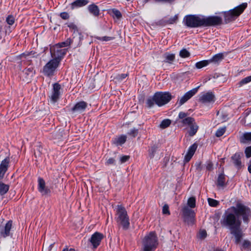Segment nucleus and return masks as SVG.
<instances>
[{
    "instance_id": "obj_33",
    "label": "nucleus",
    "mask_w": 251,
    "mask_h": 251,
    "mask_svg": "<svg viewBox=\"0 0 251 251\" xmlns=\"http://www.w3.org/2000/svg\"><path fill=\"white\" fill-rule=\"evenodd\" d=\"M251 247V242L248 240H244L241 245V250H246L249 249Z\"/></svg>"
},
{
    "instance_id": "obj_17",
    "label": "nucleus",
    "mask_w": 251,
    "mask_h": 251,
    "mask_svg": "<svg viewBox=\"0 0 251 251\" xmlns=\"http://www.w3.org/2000/svg\"><path fill=\"white\" fill-rule=\"evenodd\" d=\"M38 190L42 195H48L50 193V190L46 186L45 182L42 178H38Z\"/></svg>"
},
{
    "instance_id": "obj_28",
    "label": "nucleus",
    "mask_w": 251,
    "mask_h": 251,
    "mask_svg": "<svg viewBox=\"0 0 251 251\" xmlns=\"http://www.w3.org/2000/svg\"><path fill=\"white\" fill-rule=\"evenodd\" d=\"M127 75V74H117L113 75L112 77L116 82H120L124 80Z\"/></svg>"
},
{
    "instance_id": "obj_15",
    "label": "nucleus",
    "mask_w": 251,
    "mask_h": 251,
    "mask_svg": "<svg viewBox=\"0 0 251 251\" xmlns=\"http://www.w3.org/2000/svg\"><path fill=\"white\" fill-rule=\"evenodd\" d=\"M60 85L58 83H54L53 85V89L50 96L51 101L55 103L59 99L60 95Z\"/></svg>"
},
{
    "instance_id": "obj_30",
    "label": "nucleus",
    "mask_w": 251,
    "mask_h": 251,
    "mask_svg": "<svg viewBox=\"0 0 251 251\" xmlns=\"http://www.w3.org/2000/svg\"><path fill=\"white\" fill-rule=\"evenodd\" d=\"M9 186L0 181V195H3L8 191Z\"/></svg>"
},
{
    "instance_id": "obj_39",
    "label": "nucleus",
    "mask_w": 251,
    "mask_h": 251,
    "mask_svg": "<svg viewBox=\"0 0 251 251\" xmlns=\"http://www.w3.org/2000/svg\"><path fill=\"white\" fill-rule=\"evenodd\" d=\"M154 96L152 98H148L146 101L147 105L149 108L152 107L154 105Z\"/></svg>"
},
{
    "instance_id": "obj_41",
    "label": "nucleus",
    "mask_w": 251,
    "mask_h": 251,
    "mask_svg": "<svg viewBox=\"0 0 251 251\" xmlns=\"http://www.w3.org/2000/svg\"><path fill=\"white\" fill-rule=\"evenodd\" d=\"M251 81V75L242 79L239 82L240 86H242Z\"/></svg>"
},
{
    "instance_id": "obj_11",
    "label": "nucleus",
    "mask_w": 251,
    "mask_h": 251,
    "mask_svg": "<svg viewBox=\"0 0 251 251\" xmlns=\"http://www.w3.org/2000/svg\"><path fill=\"white\" fill-rule=\"evenodd\" d=\"M200 86L195 88L186 92L177 101L179 106L182 105L191 98H192L197 92Z\"/></svg>"
},
{
    "instance_id": "obj_20",
    "label": "nucleus",
    "mask_w": 251,
    "mask_h": 251,
    "mask_svg": "<svg viewBox=\"0 0 251 251\" xmlns=\"http://www.w3.org/2000/svg\"><path fill=\"white\" fill-rule=\"evenodd\" d=\"M88 0H75L72 2L70 5V8L72 10L87 5L89 3Z\"/></svg>"
},
{
    "instance_id": "obj_13",
    "label": "nucleus",
    "mask_w": 251,
    "mask_h": 251,
    "mask_svg": "<svg viewBox=\"0 0 251 251\" xmlns=\"http://www.w3.org/2000/svg\"><path fill=\"white\" fill-rule=\"evenodd\" d=\"M12 226V221H8L5 226L0 225V236L5 238L10 235V232Z\"/></svg>"
},
{
    "instance_id": "obj_8",
    "label": "nucleus",
    "mask_w": 251,
    "mask_h": 251,
    "mask_svg": "<svg viewBox=\"0 0 251 251\" xmlns=\"http://www.w3.org/2000/svg\"><path fill=\"white\" fill-rule=\"evenodd\" d=\"M59 64V60L53 58L50 60L43 67V73L47 76L52 75Z\"/></svg>"
},
{
    "instance_id": "obj_56",
    "label": "nucleus",
    "mask_w": 251,
    "mask_h": 251,
    "mask_svg": "<svg viewBox=\"0 0 251 251\" xmlns=\"http://www.w3.org/2000/svg\"><path fill=\"white\" fill-rule=\"evenodd\" d=\"M208 204H218V203H219V201H217L214 200L213 199H211V198L208 199Z\"/></svg>"
},
{
    "instance_id": "obj_10",
    "label": "nucleus",
    "mask_w": 251,
    "mask_h": 251,
    "mask_svg": "<svg viewBox=\"0 0 251 251\" xmlns=\"http://www.w3.org/2000/svg\"><path fill=\"white\" fill-rule=\"evenodd\" d=\"M67 52L66 49H63L59 48L58 46H56L50 49L51 56L53 58H56L59 61L61 58Z\"/></svg>"
},
{
    "instance_id": "obj_21",
    "label": "nucleus",
    "mask_w": 251,
    "mask_h": 251,
    "mask_svg": "<svg viewBox=\"0 0 251 251\" xmlns=\"http://www.w3.org/2000/svg\"><path fill=\"white\" fill-rule=\"evenodd\" d=\"M197 148V145L196 144H194L189 147L188 152L185 156L184 159L185 162H187L191 159L194 155Z\"/></svg>"
},
{
    "instance_id": "obj_31",
    "label": "nucleus",
    "mask_w": 251,
    "mask_h": 251,
    "mask_svg": "<svg viewBox=\"0 0 251 251\" xmlns=\"http://www.w3.org/2000/svg\"><path fill=\"white\" fill-rule=\"evenodd\" d=\"M181 122L185 126H190L193 123H194L195 121L194 118L188 117L181 120Z\"/></svg>"
},
{
    "instance_id": "obj_7",
    "label": "nucleus",
    "mask_w": 251,
    "mask_h": 251,
    "mask_svg": "<svg viewBox=\"0 0 251 251\" xmlns=\"http://www.w3.org/2000/svg\"><path fill=\"white\" fill-rule=\"evenodd\" d=\"M247 6V3H243L235 8L225 12L224 14L225 23H228L234 20L235 18L239 16L244 11Z\"/></svg>"
},
{
    "instance_id": "obj_3",
    "label": "nucleus",
    "mask_w": 251,
    "mask_h": 251,
    "mask_svg": "<svg viewBox=\"0 0 251 251\" xmlns=\"http://www.w3.org/2000/svg\"><path fill=\"white\" fill-rule=\"evenodd\" d=\"M158 239L154 232H151L143 240V251H154L158 246Z\"/></svg>"
},
{
    "instance_id": "obj_23",
    "label": "nucleus",
    "mask_w": 251,
    "mask_h": 251,
    "mask_svg": "<svg viewBox=\"0 0 251 251\" xmlns=\"http://www.w3.org/2000/svg\"><path fill=\"white\" fill-rule=\"evenodd\" d=\"M23 74L25 75L26 81H29L34 75L35 71L32 67H30L25 69L23 72Z\"/></svg>"
},
{
    "instance_id": "obj_27",
    "label": "nucleus",
    "mask_w": 251,
    "mask_h": 251,
    "mask_svg": "<svg viewBox=\"0 0 251 251\" xmlns=\"http://www.w3.org/2000/svg\"><path fill=\"white\" fill-rule=\"evenodd\" d=\"M189 126L190 127V130L188 131L189 135L191 136H193L197 132L199 128V126L197 125L196 122H195Z\"/></svg>"
},
{
    "instance_id": "obj_19",
    "label": "nucleus",
    "mask_w": 251,
    "mask_h": 251,
    "mask_svg": "<svg viewBox=\"0 0 251 251\" xmlns=\"http://www.w3.org/2000/svg\"><path fill=\"white\" fill-rule=\"evenodd\" d=\"M10 159L8 157H6L2 160L0 164V179H2L7 171Z\"/></svg>"
},
{
    "instance_id": "obj_4",
    "label": "nucleus",
    "mask_w": 251,
    "mask_h": 251,
    "mask_svg": "<svg viewBox=\"0 0 251 251\" xmlns=\"http://www.w3.org/2000/svg\"><path fill=\"white\" fill-rule=\"evenodd\" d=\"M231 210L239 219L242 217L244 223H248L251 216V210L245 205H236L231 207Z\"/></svg>"
},
{
    "instance_id": "obj_26",
    "label": "nucleus",
    "mask_w": 251,
    "mask_h": 251,
    "mask_svg": "<svg viewBox=\"0 0 251 251\" xmlns=\"http://www.w3.org/2000/svg\"><path fill=\"white\" fill-rule=\"evenodd\" d=\"M232 159L233 164L238 168H240L241 166V161L240 159V155L235 153L232 157Z\"/></svg>"
},
{
    "instance_id": "obj_64",
    "label": "nucleus",
    "mask_w": 251,
    "mask_h": 251,
    "mask_svg": "<svg viewBox=\"0 0 251 251\" xmlns=\"http://www.w3.org/2000/svg\"><path fill=\"white\" fill-rule=\"evenodd\" d=\"M215 251H224L222 249H217Z\"/></svg>"
},
{
    "instance_id": "obj_57",
    "label": "nucleus",
    "mask_w": 251,
    "mask_h": 251,
    "mask_svg": "<svg viewBox=\"0 0 251 251\" xmlns=\"http://www.w3.org/2000/svg\"><path fill=\"white\" fill-rule=\"evenodd\" d=\"M129 159L128 156H123L121 158V161L122 163H124L128 160Z\"/></svg>"
},
{
    "instance_id": "obj_53",
    "label": "nucleus",
    "mask_w": 251,
    "mask_h": 251,
    "mask_svg": "<svg viewBox=\"0 0 251 251\" xmlns=\"http://www.w3.org/2000/svg\"><path fill=\"white\" fill-rule=\"evenodd\" d=\"M187 117V114L183 112H180L178 114V118L182 120Z\"/></svg>"
},
{
    "instance_id": "obj_51",
    "label": "nucleus",
    "mask_w": 251,
    "mask_h": 251,
    "mask_svg": "<svg viewBox=\"0 0 251 251\" xmlns=\"http://www.w3.org/2000/svg\"><path fill=\"white\" fill-rule=\"evenodd\" d=\"M60 16L61 17V18L62 19H63L64 20H67V19H69V14L67 12H65L61 13L60 14Z\"/></svg>"
},
{
    "instance_id": "obj_54",
    "label": "nucleus",
    "mask_w": 251,
    "mask_h": 251,
    "mask_svg": "<svg viewBox=\"0 0 251 251\" xmlns=\"http://www.w3.org/2000/svg\"><path fill=\"white\" fill-rule=\"evenodd\" d=\"M99 39L101 40L102 41H108L112 40L113 38L111 37H108V36H103V37H100Z\"/></svg>"
},
{
    "instance_id": "obj_48",
    "label": "nucleus",
    "mask_w": 251,
    "mask_h": 251,
    "mask_svg": "<svg viewBox=\"0 0 251 251\" xmlns=\"http://www.w3.org/2000/svg\"><path fill=\"white\" fill-rule=\"evenodd\" d=\"M245 153L247 158L251 157V146L248 147L246 148Z\"/></svg>"
},
{
    "instance_id": "obj_29",
    "label": "nucleus",
    "mask_w": 251,
    "mask_h": 251,
    "mask_svg": "<svg viewBox=\"0 0 251 251\" xmlns=\"http://www.w3.org/2000/svg\"><path fill=\"white\" fill-rule=\"evenodd\" d=\"M223 59V53H218L215 54L214 56L212 57L210 59H209V61H210V63H218Z\"/></svg>"
},
{
    "instance_id": "obj_1",
    "label": "nucleus",
    "mask_w": 251,
    "mask_h": 251,
    "mask_svg": "<svg viewBox=\"0 0 251 251\" xmlns=\"http://www.w3.org/2000/svg\"><path fill=\"white\" fill-rule=\"evenodd\" d=\"M186 25L190 27L208 26L222 24V19L218 16L204 17L195 15H188L184 18Z\"/></svg>"
},
{
    "instance_id": "obj_61",
    "label": "nucleus",
    "mask_w": 251,
    "mask_h": 251,
    "mask_svg": "<svg viewBox=\"0 0 251 251\" xmlns=\"http://www.w3.org/2000/svg\"><path fill=\"white\" fill-rule=\"evenodd\" d=\"M62 251H75L74 249H70L68 250V249H64Z\"/></svg>"
},
{
    "instance_id": "obj_55",
    "label": "nucleus",
    "mask_w": 251,
    "mask_h": 251,
    "mask_svg": "<svg viewBox=\"0 0 251 251\" xmlns=\"http://www.w3.org/2000/svg\"><path fill=\"white\" fill-rule=\"evenodd\" d=\"M196 199L195 197H191L188 200L187 204H195Z\"/></svg>"
},
{
    "instance_id": "obj_22",
    "label": "nucleus",
    "mask_w": 251,
    "mask_h": 251,
    "mask_svg": "<svg viewBox=\"0 0 251 251\" xmlns=\"http://www.w3.org/2000/svg\"><path fill=\"white\" fill-rule=\"evenodd\" d=\"M216 184L219 188L222 189L226 185V177L223 173H221L218 176Z\"/></svg>"
},
{
    "instance_id": "obj_6",
    "label": "nucleus",
    "mask_w": 251,
    "mask_h": 251,
    "mask_svg": "<svg viewBox=\"0 0 251 251\" xmlns=\"http://www.w3.org/2000/svg\"><path fill=\"white\" fill-rule=\"evenodd\" d=\"M195 206L196 205H187L182 209V217L188 225H192L195 222V212L192 210Z\"/></svg>"
},
{
    "instance_id": "obj_59",
    "label": "nucleus",
    "mask_w": 251,
    "mask_h": 251,
    "mask_svg": "<svg viewBox=\"0 0 251 251\" xmlns=\"http://www.w3.org/2000/svg\"><path fill=\"white\" fill-rule=\"evenodd\" d=\"M28 56V55L27 56L26 54H25L24 53L22 54L20 56L21 59L22 60V62H24L25 61L24 59H25Z\"/></svg>"
},
{
    "instance_id": "obj_25",
    "label": "nucleus",
    "mask_w": 251,
    "mask_h": 251,
    "mask_svg": "<svg viewBox=\"0 0 251 251\" xmlns=\"http://www.w3.org/2000/svg\"><path fill=\"white\" fill-rule=\"evenodd\" d=\"M126 140V135H121L119 137L115 138L113 142L117 145H121L125 143Z\"/></svg>"
},
{
    "instance_id": "obj_38",
    "label": "nucleus",
    "mask_w": 251,
    "mask_h": 251,
    "mask_svg": "<svg viewBox=\"0 0 251 251\" xmlns=\"http://www.w3.org/2000/svg\"><path fill=\"white\" fill-rule=\"evenodd\" d=\"M111 14L114 18H117V19H119L122 16L121 12L116 9L112 10Z\"/></svg>"
},
{
    "instance_id": "obj_36",
    "label": "nucleus",
    "mask_w": 251,
    "mask_h": 251,
    "mask_svg": "<svg viewBox=\"0 0 251 251\" xmlns=\"http://www.w3.org/2000/svg\"><path fill=\"white\" fill-rule=\"evenodd\" d=\"M72 42V39L70 38L67 39L65 42H62L61 43L58 44L56 46L59 47V48H62L64 47H67L71 44Z\"/></svg>"
},
{
    "instance_id": "obj_47",
    "label": "nucleus",
    "mask_w": 251,
    "mask_h": 251,
    "mask_svg": "<svg viewBox=\"0 0 251 251\" xmlns=\"http://www.w3.org/2000/svg\"><path fill=\"white\" fill-rule=\"evenodd\" d=\"M243 138L246 141H251V132L245 133L243 135Z\"/></svg>"
},
{
    "instance_id": "obj_52",
    "label": "nucleus",
    "mask_w": 251,
    "mask_h": 251,
    "mask_svg": "<svg viewBox=\"0 0 251 251\" xmlns=\"http://www.w3.org/2000/svg\"><path fill=\"white\" fill-rule=\"evenodd\" d=\"M178 17L177 15L174 16L173 17L170 18L169 20V22L170 24H174L176 22L177 20Z\"/></svg>"
},
{
    "instance_id": "obj_45",
    "label": "nucleus",
    "mask_w": 251,
    "mask_h": 251,
    "mask_svg": "<svg viewBox=\"0 0 251 251\" xmlns=\"http://www.w3.org/2000/svg\"><path fill=\"white\" fill-rule=\"evenodd\" d=\"M207 236V233L205 230H201L199 233V237L201 239H204Z\"/></svg>"
},
{
    "instance_id": "obj_24",
    "label": "nucleus",
    "mask_w": 251,
    "mask_h": 251,
    "mask_svg": "<svg viewBox=\"0 0 251 251\" xmlns=\"http://www.w3.org/2000/svg\"><path fill=\"white\" fill-rule=\"evenodd\" d=\"M88 11L95 16H98L100 14L99 7L95 4L89 5L88 7Z\"/></svg>"
},
{
    "instance_id": "obj_5",
    "label": "nucleus",
    "mask_w": 251,
    "mask_h": 251,
    "mask_svg": "<svg viewBox=\"0 0 251 251\" xmlns=\"http://www.w3.org/2000/svg\"><path fill=\"white\" fill-rule=\"evenodd\" d=\"M116 209L118 215L117 222L122 226L124 229H127L129 227L130 223L126 209L122 205H118Z\"/></svg>"
},
{
    "instance_id": "obj_9",
    "label": "nucleus",
    "mask_w": 251,
    "mask_h": 251,
    "mask_svg": "<svg viewBox=\"0 0 251 251\" xmlns=\"http://www.w3.org/2000/svg\"><path fill=\"white\" fill-rule=\"evenodd\" d=\"M171 99L172 96L168 92H157L154 95L155 103L159 106L167 103Z\"/></svg>"
},
{
    "instance_id": "obj_60",
    "label": "nucleus",
    "mask_w": 251,
    "mask_h": 251,
    "mask_svg": "<svg viewBox=\"0 0 251 251\" xmlns=\"http://www.w3.org/2000/svg\"><path fill=\"white\" fill-rule=\"evenodd\" d=\"M40 150L37 151H35V153H34V154L35 155L36 157H37V156H39L40 155Z\"/></svg>"
},
{
    "instance_id": "obj_14",
    "label": "nucleus",
    "mask_w": 251,
    "mask_h": 251,
    "mask_svg": "<svg viewBox=\"0 0 251 251\" xmlns=\"http://www.w3.org/2000/svg\"><path fill=\"white\" fill-rule=\"evenodd\" d=\"M103 238V235L98 232H96L92 236L90 242L94 249H96L100 244L101 241Z\"/></svg>"
},
{
    "instance_id": "obj_42",
    "label": "nucleus",
    "mask_w": 251,
    "mask_h": 251,
    "mask_svg": "<svg viewBox=\"0 0 251 251\" xmlns=\"http://www.w3.org/2000/svg\"><path fill=\"white\" fill-rule=\"evenodd\" d=\"M226 131V128L225 127H221L219 128L216 132V136L217 137H221L222 136Z\"/></svg>"
},
{
    "instance_id": "obj_35",
    "label": "nucleus",
    "mask_w": 251,
    "mask_h": 251,
    "mask_svg": "<svg viewBox=\"0 0 251 251\" xmlns=\"http://www.w3.org/2000/svg\"><path fill=\"white\" fill-rule=\"evenodd\" d=\"M165 57L166 62L171 63L174 60L175 56L174 54H166Z\"/></svg>"
},
{
    "instance_id": "obj_18",
    "label": "nucleus",
    "mask_w": 251,
    "mask_h": 251,
    "mask_svg": "<svg viewBox=\"0 0 251 251\" xmlns=\"http://www.w3.org/2000/svg\"><path fill=\"white\" fill-rule=\"evenodd\" d=\"M230 233L234 236L235 244L236 245L240 244L244 236V233H243L241 227L230 230Z\"/></svg>"
},
{
    "instance_id": "obj_37",
    "label": "nucleus",
    "mask_w": 251,
    "mask_h": 251,
    "mask_svg": "<svg viewBox=\"0 0 251 251\" xmlns=\"http://www.w3.org/2000/svg\"><path fill=\"white\" fill-rule=\"evenodd\" d=\"M157 150V147L155 146L151 147V148L149 150V157L150 158H153L154 157Z\"/></svg>"
},
{
    "instance_id": "obj_50",
    "label": "nucleus",
    "mask_w": 251,
    "mask_h": 251,
    "mask_svg": "<svg viewBox=\"0 0 251 251\" xmlns=\"http://www.w3.org/2000/svg\"><path fill=\"white\" fill-rule=\"evenodd\" d=\"M137 133L138 130L135 128H133L128 132V134L135 137L137 135Z\"/></svg>"
},
{
    "instance_id": "obj_58",
    "label": "nucleus",
    "mask_w": 251,
    "mask_h": 251,
    "mask_svg": "<svg viewBox=\"0 0 251 251\" xmlns=\"http://www.w3.org/2000/svg\"><path fill=\"white\" fill-rule=\"evenodd\" d=\"M68 27L70 28H71V29H74L75 30H77V27L76 26L73 24V23H71V24H70L69 25H68Z\"/></svg>"
},
{
    "instance_id": "obj_43",
    "label": "nucleus",
    "mask_w": 251,
    "mask_h": 251,
    "mask_svg": "<svg viewBox=\"0 0 251 251\" xmlns=\"http://www.w3.org/2000/svg\"><path fill=\"white\" fill-rule=\"evenodd\" d=\"M6 21L9 25H12L15 22V18L10 15L6 18Z\"/></svg>"
},
{
    "instance_id": "obj_16",
    "label": "nucleus",
    "mask_w": 251,
    "mask_h": 251,
    "mask_svg": "<svg viewBox=\"0 0 251 251\" xmlns=\"http://www.w3.org/2000/svg\"><path fill=\"white\" fill-rule=\"evenodd\" d=\"M87 107V103L84 101H81L75 105L72 108V111L74 114H79L84 111Z\"/></svg>"
},
{
    "instance_id": "obj_12",
    "label": "nucleus",
    "mask_w": 251,
    "mask_h": 251,
    "mask_svg": "<svg viewBox=\"0 0 251 251\" xmlns=\"http://www.w3.org/2000/svg\"><path fill=\"white\" fill-rule=\"evenodd\" d=\"M199 100L203 103L213 102L215 101V96L210 92L202 93L199 96Z\"/></svg>"
},
{
    "instance_id": "obj_46",
    "label": "nucleus",
    "mask_w": 251,
    "mask_h": 251,
    "mask_svg": "<svg viewBox=\"0 0 251 251\" xmlns=\"http://www.w3.org/2000/svg\"><path fill=\"white\" fill-rule=\"evenodd\" d=\"M205 167L207 170L211 171L213 169V164L210 161H207L205 164Z\"/></svg>"
},
{
    "instance_id": "obj_49",
    "label": "nucleus",
    "mask_w": 251,
    "mask_h": 251,
    "mask_svg": "<svg viewBox=\"0 0 251 251\" xmlns=\"http://www.w3.org/2000/svg\"><path fill=\"white\" fill-rule=\"evenodd\" d=\"M115 160L113 158L110 157V158H108V159H107V160L105 162V165L109 166V165H113L115 164Z\"/></svg>"
},
{
    "instance_id": "obj_62",
    "label": "nucleus",
    "mask_w": 251,
    "mask_h": 251,
    "mask_svg": "<svg viewBox=\"0 0 251 251\" xmlns=\"http://www.w3.org/2000/svg\"><path fill=\"white\" fill-rule=\"evenodd\" d=\"M248 171L250 172V173L251 174V161L250 162V164L248 166Z\"/></svg>"
},
{
    "instance_id": "obj_32",
    "label": "nucleus",
    "mask_w": 251,
    "mask_h": 251,
    "mask_svg": "<svg viewBox=\"0 0 251 251\" xmlns=\"http://www.w3.org/2000/svg\"><path fill=\"white\" fill-rule=\"evenodd\" d=\"M210 63V61L209 60H202L196 63V67L198 69H201L204 67L207 66Z\"/></svg>"
},
{
    "instance_id": "obj_34",
    "label": "nucleus",
    "mask_w": 251,
    "mask_h": 251,
    "mask_svg": "<svg viewBox=\"0 0 251 251\" xmlns=\"http://www.w3.org/2000/svg\"><path fill=\"white\" fill-rule=\"evenodd\" d=\"M171 123V121L169 119H165L163 120L160 124V127L165 128L168 127Z\"/></svg>"
},
{
    "instance_id": "obj_44",
    "label": "nucleus",
    "mask_w": 251,
    "mask_h": 251,
    "mask_svg": "<svg viewBox=\"0 0 251 251\" xmlns=\"http://www.w3.org/2000/svg\"><path fill=\"white\" fill-rule=\"evenodd\" d=\"M162 213L164 215H169L170 214L168 205H164L162 208Z\"/></svg>"
},
{
    "instance_id": "obj_40",
    "label": "nucleus",
    "mask_w": 251,
    "mask_h": 251,
    "mask_svg": "<svg viewBox=\"0 0 251 251\" xmlns=\"http://www.w3.org/2000/svg\"><path fill=\"white\" fill-rule=\"evenodd\" d=\"M179 55L182 58H186L190 56V53L187 50L184 49L180 51Z\"/></svg>"
},
{
    "instance_id": "obj_2",
    "label": "nucleus",
    "mask_w": 251,
    "mask_h": 251,
    "mask_svg": "<svg viewBox=\"0 0 251 251\" xmlns=\"http://www.w3.org/2000/svg\"><path fill=\"white\" fill-rule=\"evenodd\" d=\"M221 224L223 226L228 227L230 230L241 227V221L231 210V207L223 216Z\"/></svg>"
},
{
    "instance_id": "obj_63",
    "label": "nucleus",
    "mask_w": 251,
    "mask_h": 251,
    "mask_svg": "<svg viewBox=\"0 0 251 251\" xmlns=\"http://www.w3.org/2000/svg\"><path fill=\"white\" fill-rule=\"evenodd\" d=\"M162 1H168V2H171L172 1H173V0H161Z\"/></svg>"
}]
</instances>
